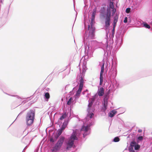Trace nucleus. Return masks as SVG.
Segmentation results:
<instances>
[{
  "instance_id": "412c9836",
  "label": "nucleus",
  "mask_w": 152,
  "mask_h": 152,
  "mask_svg": "<svg viewBox=\"0 0 152 152\" xmlns=\"http://www.w3.org/2000/svg\"><path fill=\"white\" fill-rule=\"evenodd\" d=\"M144 26L146 28H150V26L147 24L146 23H143Z\"/></svg>"
},
{
  "instance_id": "393cba45",
  "label": "nucleus",
  "mask_w": 152,
  "mask_h": 152,
  "mask_svg": "<svg viewBox=\"0 0 152 152\" xmlns=\"http://www.w3.org/2000/svg\"><path fill=\"white\" fill-rule=\"evenodd\" d=\"M110 7L111 9H113L114 8L113 3L112 1H110L109 4Z\"/></svg>"
},
{
  "instance_id": "9b49d317",
  "label": "nucleus",
  "mask_w": 152,
  "mask_h": 152,
  "mask_svg": "<svg viewBox=\"0 0 152 152\" xmlns=\"http://www.w3.org/2000/svg\"><path fill=\"white\" fill-rule=\"evenodd\" d=\"M44 97L45 100V101H48L50 98L49 93L48 92H45L44 93Z\"/></svg>"
},
{
  "instance_id": "cd10ccee",
  "label": "nucleus",
  "mask_w": 152,
  "mask_h": 152,
  "mask_svg": "<svg viewBox=\"0 0 152 152\" xmlns=\"http://www.w3.org/2000/svg\"><path fill=\"white\" fill-rule=\"evenodd\" d=\"M140 147V145H135L134 146V149L136 150L139 149Z\"/></svg>"
},
{
  "instance_id": "423d86ee",
  "label": "nucleus",
  "mask_w": 152,
  "mask_h": 152,
  "mask_svg": "<svg viewBox=\"0 0 152 152\" xmlns=\"http://www.w3.org/2000/svg\"><path fill=\"white\" fill-rule=\"evenodd\" d=\"M68 122L67 121H65L61 125V129L58 130V137L60 136L62 132L65 129L67 126Z\"/></svg>"
},
{
  "instance_id": "a211bd4d",
  "label": "nucleus",
  "mask_w": 152,
  "mask_h": 152,
  "mask_svg": "<svg viewBox=\"0 0 152 152\" xmlns=\"http://www.w3.org/2000/svg\"><path fill=\"white\" fill-rule=\"evenodd\" d=\"M67 116V114L66 113H64L61 115L60 117V119L61 120H62L65 118Z\"/></svg>"
},
{
  "instance_id": "bb28decb",
  "label": "nucleus",
  "mask_w": 152,
  "mask_h": 152,
  "mask_svg": "<svg viewBox=\"0 0 152 152\" xmlns=\"http://www.w3.org/2000/svg\"><path fill=\"white\" fill-rule=\"evenodd\" d=\"M94 115V114L92 113H91L88 115L87 116L89 117L90 118H91L93 117Z\"/></svg>"
},
{
  "instance_id": "c85d7f7f",
  "label": "nucleus",
  "mask_w": 152,
  "mask_h": 152,
  "mask_svg": "<svg viewBox=\"0 0 152 152\" xmlns=\"http://www.w3.org/2000/svg\"><path fill=\"white\" fill-rule=\"evenodd\" d=\"M130 10H131L130 8H127L126 9V13H128L130 12Z\"/></svg>"
},
{
  "instance_id": "e433bc0d",
  "label": "nucleus",
  "mask_w": 152,
  "mask_h": 152,
  "mask_svg": "<svg viewBox=\"0 0 152 152\" xmlns=\"http://www.w3.org/2000/svg\"><path fill=\"white\" fill-rule=\"evenodd\" d=\"M138 132L139 133H140L142 132V130L141 129H139L138 130Z\"/></svg>"
},
{
  "instance_id": "f704fd0d",
  "label": "nucleus",
  "mask_w": 152,
  "mask_h": 152,
  "mask_svg": "<svg viewBox=\"0 0 152 152\" xmlns=\"http://www.w3.org/2000/svg\"><path fill=\"white\" fill-rule=\"evenodd\" d=\"M28 147V146L27 145L24 148L22 152H23L24 151V150H26Z\"/></svg>"
},
{
  "instance_id": "ea45409f",
  "label": "nucleus",
  "mask_w": 152,
  "mask_h": 152,
  "mask_svg": "<svg viewBox=\"0 0 152 152\" xmlns=\"http://www.w3.org/2000/svg\"><path fill=\"white\" fill-rule=\"evenodd\" d=\"M38 151V150H36V151H35L34 152H37Z\"/></svg>"
},
{
  "instance_id": "39448f33",
  "label": "nucleus",
  "mask_w": 152,
  "mask_h": 152,
  "mask_svg": "<svg viewBox=\"0 0 152 152\" xmlns=\"http://www.w3.org/2000/svg\"><path fill=\"white\" fill-rule=\"evenodd\" d=\"M95 17H91V19L90 23V25L91 26V31H90V33H91V37H89V38L90 37V39H91L93 38L94 35L95 29L94 28H93V26L95 23Z\"/></svg>"
},
{
  "instance_id": "72a5a7b5",
  "label": "nucleus",
  "mask_w": 152,
  "mask_h": 152,
  "mask_svg": "<svg viewBox=\"0 0 152 152\" xmlns=\"http://www.w3.org/2000/svg\"><path fill=\"white\" fill-rule=\"evenodd\" d=\"M127 17H126L125 18L124 20V23H126L127 22Z\"/></svg>"
},
{
  "instance_id": "f8f14e48",
  "label": "nucleus",
  "mask_w": 152,
  "mask_h": 152,
  "mask_svg": "<svg viewBox=\"0 0 152 152\" xmlns=\"http://www.w3.org/2000/svg\"><path fill=\"white\" fill-rule=\"evenodd\" d=\"M80 82L79 87L83 88L84 83V80L83 78L82 77L80 78Z\"/></svg>"
},
{
  "instance_id": "2f4dec72",
  "label": "nucleus",
  "mask_w": 152,
  "mask_h": 152,
  "mask_svg": "<svg viewBox=\"0 0 152 152\" xmlns=\"http://www.w3.org/2000/svg\"><path fill=\"white\" fill-rule=\"evenodd\" d=\"M138 139L140 141H142L143 140V137L142 136L139 137Z\"/></svg>"
},
{
  "instance_id": "b1692460",
  "label": "nucleus",
  "mask_w": 152,
  "mask_h": 152,
  "mask_svg": "<svg viewBox=\"0 0 152 152\" xmlns=\"http://www.w3.org/2000/svg\"><path fill=\"white\" fill-rule=\"evenodd\" d=\"M114 18L113 22H117L118 19V16L116 15L115 16H114Z\"/></svg>"
},
{
  "instance_id": "aec40b11",
  "label": "nucleus",
  "mask_w": 152,
  "mask_h": 152,
  "mask_svg": "<svg viewBox=\"0 0 152 152\" xmlns=\"http://www.w3.org/2000/svg\"><path fill=\"white\" fill-rule=\"evenodd\" d=\"M104 62L103 64L101 67V69L100 72V73H103L104 70Z\"/></svg>"
},
{
  "instance_id": "a19ab883",
  "label": "nucleus",
  "mask_w": 152,
  "mask_h": 152,
  "mask_svg": "<svg viewBox=\"0 0 152 152\" xmlns=\"http://www.w3.org/2000/svg\"><path fill=\"white\" fill-rule=\"evenodd\" d=\"M90 27V25H88V29H89V28Z\"/></svg>"
},
{
  "instance_id": "c9c22d12",
  "label": "nucleus",
  "mask_w": 152,
  "mask_h": 152,
  "mask_svg": "<svg viewBox=\"0 0 152 152\" xmlns=\"http://www.w3.org/2000/svg\"><path fill=\"white\" fill-rule=\"evenodd\" d=\"M92 104V103L91 102L90 103H89L88 105V106L89 107H91V106Z\"/></svg>"
},
{
  "instance_id": "f3484780",
  "label": "nucleus",
  "mask_w": 152,
  "mask_h": 152,
  "mask_svg": "<svg viewBox=\"0 0 152 152\" xmlns=\"http://www.w3.org/2000/svg\"><path fill=\"white\" fill-rule=\"evenodd\" d=\"M97 8L96 7H95L93 10V12H92L91 17H95L96 15V11Z\"/></svg>"
},
{
  "instance_id": "7c9ffc66",
  "label": "nucleus",
  "mask_w": 152,
  "mask_h": 152,
  "mask_svg": "<svg viewBox=\"0 0 152 152\" xmlns=\"http://www.w3.org/2000/svg\"><path fill=\"white\" fill-rule=\"evenodd\" d=\"M26 109H26L23 110V111H21L20 112V113L18 115L17 117H18L19 115H21Z\"/></svg>"
},
{
  "instance_id": "a878e982",
  "label": "nucleus",
  "mask_w": 152,
  "mask_h": 152,
  "mask_svg": "<svg viewBox=\"0 0 152 152\" xmlns=\"http://www.w3.org/2000/svg\"><path fill=\"white\" fill-rule=\"evenodd\" d=\"M136 143L135 141H132L130 143V145L132 147H133L135 146Z\"/></svg>"
},
{
  "instance_id": "a18cd8bd",
  "label": "nucleus",
  "mask_w": 152,
  "mask_h": 152,
  "mask_svg": "<svg viewBox=\"0 0 152 152\" xmlns=\"http://www.w3.org/2000/svg\"><path fill=\"white\" fill-rule=\"evenodd\" d=\"M14 121H14L13 122V123H12V124H13V123H14Z\"/></svg>"
},
{
  "instance_id": "4be33fe9",
  "label": "nucleus",
  "mask_w": 152,
  "mask_h": 152,
  "mask_svg": "<svg viewBox=\"0 0 152 152\" xmlns=\"http://www.w3.org/2000/svg\"><path fill=\"white\" fill-rule=\"evenodd\" d=\"M120 140V139L118 137H116L113 139V141L116 142L119 141Z\"/></svg>"
},
{
  "instance_id": "0eeeda50",
  "label": "nucleus",
  "mask_w": 152,
  "mask_h": 152,
  "mask_svg": "<svg viewBox=\"0 0 152 152\" xmlns=\"http://www.w3.org/2000/svg\"><path fill=\"white\" fill-rule=\"evenodd\" d=\"M108 97L107 95L104 96V99L103 104V109L104 110H105L107 109V106L108 103Z\"/></svg>"
},
{
  "instance_id": "1a4fd4ad",
  "label": "nucleus",
  "mask_w": 152,
  "mask_h": 152,
  "mask_svg": "<svg viewBox=\"0 0 152 152\" xmlns=\"http://www.w3.org/2000/svg\"><path fill=\"white\" fill-rule=\"evenodd\" d=\"M104 93V89L102 87L99 88L98 90L97 94L99 96H102Z\"/></svg>"
},
{
  "instance_id": "79ce46f5",
  "label": "nucleus",
  "mask_w": 152,
  "mask_h": 152,
  "mask_svg": "<svg viewBox=\"0 0 152 152\" xmlns=\"http://www.w3.org/2000/svg\"><path fill=\"white\" fill-rule=\"evenodd\" d=\"M55 124H57V122H56Z\"/></svg>"
},
{
  "instance_id": "7ed1b4c3",
  "label": "nucleus",
  "mask_w": 152,
  "mask_h": 152,
  "mask_svg": "<svg viewBox=\"0 0 152 152\" xmlns=\"http://www.w3.org/2000/svg\"><path fill=\"white\" fill-rule=\"evenodd\" d=\"M77 139L78 138L77 137L76 132L75 131H74L68 142L67 149H68L69 148H71L74 144V141L75 140H77Z\"/></svg>"
},
{
  "instance_id": "6e6552de",
  "label": "nucleus",
  "mask_w": 152,
  "mask_h": 152,
  "mask_svg": "<svg viewBox=\"0 0 152 152\" xmlns=\"http://www.w3.org/2000/svg\"><path fill=\"white\" fill-rule=\"evenodd\" d=\"M64 137L63 136H61L59 138L58 141V148L59 147H60L61 146L64 142Z\"/></svg>"
},
{
  "instance_id": "f03ea898",
  "label": "nucleus",
  "mask_w": 152,
  "mask_h": 152,
  "mask_svg": "<svg viewBox=\"0 0 152 152\" xmlns=\"http://www.w3.org/2000/svg\"><path fill=\"white\" fill-rule=\"evenodd\" d=\"M35 109H31L27 113L26 116V121L27 126H30L33 124L35 119Z\"/></svg>"
},
{
  "instance_id": "ddd939ff",
  "label": "nucleus",
  "mask_w": 152,
  "mask_h": 152,
  "mask_svg": "<svg viewBox=\"0 0 152 152\" xmlns=\"http://www.w3.org/2000/svg\"><path fill=\"white\" fill-rule=\"evenodd\" d=\"M89 129V127L88 126H83L81 129V131H83L85 132H87Z\"/></svg>"
},
{
  "instance_id": "58836bf2",
  "label": "nucleus",
  "mask_w": 152,
  "mask_h": 152,
  "mask_svg": "<svg viewBox=\"0 0 152 152\" xmlns=\"http://www.w3.org/2000/svg\"><path fill=\"white\" fill-rule=\"evenodd\" d=\"M31 96L30 97H28L27 98V99H28L29 100H30L31 99L30 98H31Z\"/></svg>"
},
{
  "instance_id": "49530a36",
  "label": "nucleus",
  "mask_w": 152,
  "mask_h": 152,
  "mask_svg": "<svg viewBox=\"0 0 152 152\" xmlns=\"http://www.w3.org/2000/svg\"><path fill=\"white\" fill-rule=\"evenodd\" d=\"M16 119H17V118H16V119L15 120H15Z\"/></svg>"
},
{
  "instance_id": "dca6fc26",
  "label": "nucleus",
  "mask_w": 152,
  "mask_h": 152,
  "mask_svg": "<svg viewBox=\"0 0 152 152\" xmlns=\"http://www.w3.org/2000/svg\"><path fill=\"white\" fill-rule=\"evenodd\" d=\"M116 112L115 110H112L109 113V116L112 118L113 117L116 113Z\"/></svg>"
},
{
  "instance_id": "20e7f679",
  "label": "nucleus",
  "mask_w": 152,
  "mask_h": 152,
  "mask_svg": "<svg viewBox=\"0 0 152 152\" xmlns=\"http://www.w3.org/2000/svg\"><path fill=\"white\" fill-rule=\"evenodd\" d=\"M105 18V27L106 29L109 26L110 24L111 14L107 12L106 14Z\"/></svg>"
},
{
  "instance_id": "473e14b6",
  "label": "nucleus",
  "mask_w": 152,
  "mask_h": 152,
  "mask_svg": "<svg viewBox=\"0 0 152 152\" xmlns=\"http://www.w3.org/2000/svg\"><path fill=\"white\" fill-rule=\"evenodd\" d=\"M117 23L116 22H113V29H115Z\"/></svg>"
},
{
  "instance_id": "c756f323",
  "label": "nucleus",
  "mask_w": 152,
  "mask_h": 152,
  "mask_svg": "<svg viewBox=\"0 0 152 152\" xmlns=\"http://www.w3.org/2000/svg\"><path fill=\"white\" fill-rule=\"evenodd\" d=\"M112 10V15H113L116 12V10L115 9H113Z\"/></svg>"
},
{
  "instance_id": "c03bdc74",
  "label": "nucleus",
  "mask_w": 152,
  "mask_h": 152,
  "mask_svg": "<svg viewBox=\"0 0 152 152\" xmlns=\"http://www.w3.org/2000/svg\"><path fill=\"white\" fill-rule=\"evenodd\" d=\"M103 9H104V7H103Z\"/></svg>"
},
{
  "instance_id": "37998d69",
  "label": "nucleus",
  "mask_w": 152,
  "mask_h": 152,
  "mask_svg": "<svg viewBox=\"0 0 152 152\" xmlns=\"http://www.w3.org/2000/svg\"><path fill=\"white\" fill-rule=\"evenodd\" d=\"M23 102V101H22V103Z\"/></svg>"
},
{
  "instance_id": "9d476101",
  "label": "nucleus",
  "mask_w": 152,
  "mask_h": 152,
  "mask_svg": "<svg viewBox=\"0 0 152 152\" xmlns=\"http://www.w3.org/2000/svg\"><path fill=\"white\" fill-rule=\"evenodd\" d=\"M30 139L29 138L24 137L22 139L21 141L22 143L25 144H27L30 143Z\"/></svg>"
},
{
  "instance_id": "f257e3e1",
  "label": "nucleus",
  "mask_w": 152,
  "mask_h": 152,
  "mask_svg": "<svg viewBox=\"0 0 152 152\" xmlns=\"http://www.w3.org/2000/svg\"><path fill=\"white\" fill-rule=\"evenodd\" d=\"M57 115V112H56L53 116V121L50 116V118L52 123V129L54 131L50 139V152H57V129L55 127L54 124V121L55 116Z\"/></svg>"
},
{
  "instance_id": "5701e85b",
  "label": "nucleus",
  "mask_w": 152,
  "mask_h": 152,
  "mask_svg": "<svg viewBox=\"0 0 152 152\" xmlns=\"http://www.w3.org/2000/svg\"><path fill=\"white\" fill-rule=\"evenodd\" d=\"M73 99L72 97H71L69 99V101L67 102V104L68 105H70L71 104L72 101V100Z\"/></svg>"
},
{
  "instance_id": "2eb2a0df",
  "label": "nucleus",
  "mask_w": 152,
  "mask_h": 152,
  "mask_svg": "<svg viewBox=\"0 0 152 152\" xmlns=\"http://www.w3.org/2000/svg\"><path fill=\"white\" fill-rule=\"evenodd\" d=\"M103 73H100V83L99 85H102V83L103 82Z\"/></svg>"
},
{
  "instance_id": "6ab92c4d",
  "label": "nucleus",
  "mask_w": 152,
  "mask_h": 152,
  "mask_svg": "<svg viewBox=\"0 0 152 152\" xmlns=\"http://www.w3.org/2000/svg\"><path fill=\"white\" fill-rule=\"evenodd\" d=\"M4 93H5V94H7L9 96H13V97H16L18 99H21V98L19 96H18V95H10L9 94H7V93H5L4 92Z\"/></svg>"
},
{
  "instance_id": "4468645a",
  "label": "nucleus",
  "mask_w": 152,
  "mask_h": 152,
  "mask_svg": "<svg viewBox=\"0 0 152 152\" xmlns=\"http://www.w3.org/2000/svg\"><path fill=\"white\" fill-rule=\"evenodd\" d=\"M82 89L83 88L79 87L77 91L76 94L75 95L76 96L78 97L80 96V94L81 93V92Z\"/></svg>"
},
{
  "instance_id": "4c0bfd02",
  "label": "nucleus",
  "mask_w": 152,
  "mask_h": 152,
  "mask_svg": "<svg viewBox=\"0 0 152 152\" xmlns=\"http://www.w3.org/2000/svg\"><path fill=\"white\" fill-rule=\"evenodd\" d=\"M50 89L48 88H45V90L46 91H48Z\"/></svg>"
}]
</instances>
